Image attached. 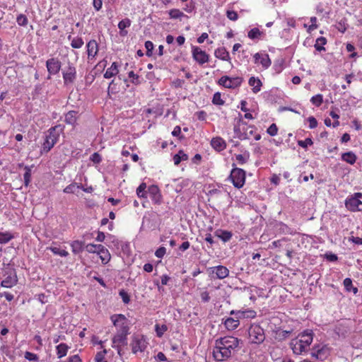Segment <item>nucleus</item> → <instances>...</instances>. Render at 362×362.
<instances>
[{
  "instance_id": "obj_1",
  "label": "nucleus",
  "mask_w": 362,
  "mask_h": 362,
  "mask_svg": "<svg viewBox=\"0 0 362 362\" xmlns=\"http://www.w3.org/2000/svg\"><path fill=\"white\" fill-rule=\"evenodd\" d=\"M240 341V339L231 336L217 339L213 351L214 359L223 361L229 358L239 347Z\"/></svg>"
},
{
  "instance_id": "obj_2",
  "label": "nucleus",
  "mask_w": 362,
  "mask_h": 362,
  "mask_svg": "<svg viewBox=\"0 0 362 362\" xmlns=\"http://www.w3.org/2000/svg\"><path fill=\"white\" fill-rule=\"evenodd\" d=\"M313 331L306 329L298 335L299 338L293 339L291 342V347L293 353L300 354L306 351L313 341Z\"/></svg>"
},
{
  "instance_id": "obj_3",
  "label": "nucleus",
  "mask_w": 362,
  "mask_h": 362,
  "mask_svg": "<svg viewBox=\"0 0 362 362\" xmlns=\"http://www.w3.org/2000/svg\"><path fill=\"white\" fill-rule=\"evenodd\" d=\"M248 334L252 344H259L265 339L264 329L258 325H252L248 329Z\"/></svg>"
},
{
  "instance_id": "obj_4",
  "label": "nucleus",
  "mask_w": 362,
  "mask_h": 362,
  "mask_svg": "<svg viewBox=\"0 0 362 362\" xmlns=\"http://www.w3.org/2000/svg\"><path fill=\"white\" fill-rule=\"evenodd\" d=\"M111 320L113 325L117 327L118 333L129 334V321L124 315H113L111 316Z\"/></svg>"
},
{
  "instance_id": "obj_5",
  "label": "nucleus",
  "mask_w": 362,
  "mask_h": 362,
  "mask_svg": "<svg viewBox=\"0 0 362 362\" xmlns=\"http://www.w3.org/2000/svg\"><path fill=\"white\" fill-rule=\"evenodd\" d=\"M362 193L356 192L345 200L346 208L351 211H362Z\"/></svg>"
},
{
  "instance_id": "obj_6",
  "label": "nucleus",
  "mask_w": 362,
  "mask_h": 362,
  "mask_svg": "<svg viewBox=\"0 0 362 362\" xmlns=\"http://www.w3.org/2000/svg\"><path fill=\"white\" fill-rule=\"evenodd\" d=\"M56 127H52L49 130V134L46 135L45 140L42 145V150L44 152L47 153L57 142L59 134L56 131Z\"/></svg>"
},
{
  "instance_id": "obj_7",
  "label": "nucleus",
  "mask_w": 362,
  "mask_h": 362,
  "mask_svg": "<svg viewBox=\"0 0 362 362\" xmlns=\"http://www.w3.org/2000/svg\"><path fill=\"white\" fill-rule=\"evenodd\" d=\"M230 178L236 188H241L245 181V172L241 168H234L230 174Z\"/></svg>"
},
{
  "instance_id": "obj_8",
  "label": "nucleus",
  "mask_w": 362,
  "mask_h": 362,
  "mask_svg": "<svg viewBox=\"0 0 362 362\" xmlns=\"http://www.w3.org/2000/svg\"><path fill=\"white\" fill-rule=\"evenodd\" d=\"M243 81V78L242 77L237 76L231 78L228 76H223L219 78L218 83L224 88L234 89L239 87Z\"/></svg>"
},
{
  "instance_id": "obj_9",
  "label": "nucleus",
  "mask_w": 362,
  "mask_h": 362,
  "mask_svg": "<svg viewBox=\"0 0 362 362\" xmlns=\"http://www.w3.org/2000/svg\"><path fill=\"white\" fill-rule=\"evenodd\" d=\"M132 350L134 354L138 351H144L147 346V342L143 335H134L131 343Z\"/></svg>"
},
{
  "instance_id": "obj_10",
  "label": "nucleus",
  "mask_w": 362,
  "mask_h": 362,
  "mask_svg": "<svg viewBox=\"0 0 362 362\" xmlns=\"http://www.w3.org/2000/svg\"><path fill=\"white\" fill-rule=\"evenodd\" d=\"M46 66L49 73L47 78L49 79L51 75H55L59 72L62 63L57 58H50L47 60Z\"/></svg>"
},
{
  "instance_id": "obj_11",
  "label": "nucleus",
  "mask_w": 362,
  "mask_h": 362,
  "mask_svg": "<svg viewBox=\"0 0 362 362\" xmlns=\"http://www.w3.org/2000/svg\"><path fill=\"white\" fill-rule=\"evenodd\" d=\"M192 52L193 59L199 64H203L209 61V56L199 47H192Z\"/></svg>"
},
{
  "instance_id": "obj_12",
  "label": "nucleus",
  "mask_w": 362,
  "mask_h": 362,
  "mask_svg": "<svg viewBox=\"0 0 362 362\" xmlns=\"http://www.w3.org/2000/svg\"><path fill=\"white\" fill-rule=\"evenodd\" d=\"M351 322H343L339 323L335 328L336 334L341 337L345 338L351 332Z\"/></svg>"
},
{
  "instance_id": "obj_13",
  "label": "nucleus",
  "mask_w": 362,
  "mask_h": 362,
  "mask_svg": "<svg viewBox=\"0 0 362 362\" xmlns=\"http://www.w3.org/2000/svg\"><path fill=\"white\" fill-rule=\"evenodd\" d=\"M127 336L128 334L117 332V334L112 338V346L118 348L117 352L119 355H121V350L119 347L120 346L127 345Z\"/></svg>"
},
{
  "instance_id": "obj_14",
  "label": "nucleus",
  "mask_w": 362,
  "mask_h": 362,
  "mask_svg": "<svg viewBox=\"0 0 362 362\" xmlns=\"http://www.w3.org/2000/svg\"><path fill=\"white\" fill-rule=\"evenodd\" d=\"M76 78V68L69 65L67 70L63 72V79L64 85L73 83Z\"/></svg>"
},
{
  "instance_id": "obj_15",
  "label": "nucleus",
  "mask_w": 362,
  "mask_h": 362,
  "mask_svg": "<svg viewBox=\"0 0 362 362\" xmlns=\"http://www.w3.org/2000/svg\"><path fill=\"white\" fill-rule=\"evenodd\" d=\"M148 192L150 194L152 202L154 204H160L161 203L162 196L158 186L153 185L149 186Z\"/></svg>"
},
{
  "instance_id": "obj_16",
  "label": "nucleus",
  "mask_w": 362,
  "mask_h": 362,
  "mask_svg": "<svg viewBox=\"0 0 362 362\" xmlns=\"http://www.w3.org/2000/svg\"><path fill=\"white\" fill-rule=\"evenodd\" d=\"M312 355L318 359L323 360L327 357L329 352V349L327 346H324L322 348L319 346H315L313 349Z\"/></svg>"
},
{
  "instance_id": "obj_17",
  "label": "nucleus",
  "mask_w": 362,
  "mask_h": 362,
  "mask_svg": "<svg viewBox=\"0 0 362 362\" xmlns=\"http://www.w3.org/2000/svg\"><path fill=\"white\" fill-rule=\"evenodd\" d=\"M212 272L216 274V278L223 279L227 277L229 274V270L224 266L219 265L211 268Z\"/></svg>"
},
{
  "instance_id": "obj_18",
  "label": "nucleus",
  "mask_w": 362,
  "mask_h": 362,
  "mask_svg": "<svg viewBox=\"0 0 362 362\" xmlns=\"http://www.w3.org/2000/svg\"><path fill=\"white\" fill-rule=\"evenodd\" d=\"M214 55L218 59L230 62L229 53L224 47L217 48L214 52Z\"/></svg>"
},
{
  "instance_id": "obj_19",
  "label": "nucleus",
  "mask_w": 362,
  "mask_h": 362,
  "mask_svg": "<svg viewBox=\"0 0 362 362\" xmlns=\"http://www.w3.org/2000/svg\"><path fill=\"white\" fill-rule=\"evenodd\" d=\"M211 144L212 147L217 151H221L226 147V142L221 137H216L212 139Z\"/></svg>"
},
{
  "instance_id": "obj_20",
  "label": "nucleus",
  "mask_w": 362,
  "mask_h": 362,
  "mask_svg": "<svg viewBox=\"0 0 362 362\" xmlns=\"http://www.w3.org/2000/svg\"><path fill=\"white\" fill-rule=\"evenodd\" d=\"M248 83L252 87V92L254 93H257L261 90L262 83L259 78H255L254 76L250 77Z\"/></svg>"
},
{
  "instance_id": "obj_21",
  "label": "nucleus",
  "mask_w": 362,
  "mask_h": 362,
  "mask_svg": "<svg viewBox=\"0 0 362 362\" xmlns=\"http://www.w3.org/2000/svg\"><path fill=\"white\" fill-rule=\"evenodd\" d=\"M98 254L103 264H107L110 260V254L103 245L98 247Z\"/></svg>"
},
{
  "instance_id": "obj_22",
  "label": "nucleus",
  "mask_w": 362,
  "mask_h": 362,
  "mask_svg": "<svg viewBox=\"0 0 362 362\" xmlns=\"http://www.w3.org/2000/svg\"><path fill=\"white\" fill-rule=\"evenodd\" d=\"M98 51V43L95 40H93L87 44V52L88 57H94Z\"/></svg>"
},
{
  "instance_id": "obj_23",
  "label": "nucleus",
  "mask_w": 362,
  "mask_h": 362,
  "mask_svg": "<svg viewBox=\"0 0 362 362\" xmlns=\"http://www.w3.org/2000/svg\"><path fill=\"white\" fill-rule=\"evenodd\" d=\"M119 72L118 66L117 62H113L110 68H108L105 73L104 74V78H110L115 75H117Z\"/></svg>"
},
{
  "instance_id": "obj_24",
  "label": "nucleus",
  "mask_w": 362,
  "mask_h": 362,
  "mask_svg": "<svg viewBox=\"0 0 362 362\" xmlns=\"http://www.w3.org/2000/svg\"><path fill=\"white\" fill-rule=\"evenodd\" d=\"M215 235L221 239L223 242H228L232 238V233L228 230H217Z\"/></svg>"
},
{
  "instance_id": "obj_25",
  "label": "nucleus",
  "mask_w": 362,
  "mask_h": 362,
  "mask_svg": "<svg viewBox=\"0 0 362 362\" xmlns=\"http://www.w3.org/2000/svg\"><path fill=\"white\" fill-rule=\"evenodd\" d=\"M16 283L17 277L16 274H14L13 276L10 275L1 281V286L6 288H11L13 286L16 285Z\"/></svg>"
},
{
  "instance_id": "obj_26",
  "label": "nucleus",
  "mask_w": 362,
  "mask_h": 362,
  "mask_svg": "<svg viewBox=\"0 0 362 362\" xmlns=\"http://www.w3.org/2000/svg\"><path fill=\"white\" fill-rule=\"evenodd\" d=\"M341 159L344 161H345L351 165H353L356 163L357 157L354 153H353L352 151H349V152L343 153L341 155Z\"/></svg>"
},
{
  "instance_id": "obj_27",
  "label": "nucleus",
  "mask_w": 362,
  "mask_h": 362,
  "mask_svg": "<svg viewBox=\"0 0 362 362\" xmlns=\"http://www.w3.org/2000/svg\"><path fill=\"white\" fill-rule=\"evenodd\" d=\"M77 112L71 110L65 115V122L66 124L74 125L77 119Z\"/></svg>"
},
{
  "instance_id": "obj_28",
  "label": "nucleus",
  "mask_w": 362,
  "mask_h": 362,
  "mask_svg": "<svg viewBox=\"0 0 362 362\" xmlns=\"http://www.w3.org/2000/svg\"><path fill=\"white\" fill-rule=\"evenodd\" d=\"M224 325L228 329L233 330L238 327L239 320L228 317L225 320Z\"/></svg>"
},
{
  "instance_id": "obj_29",
  "label": "nucleus",
  "mask_w": 362,
  "mask_h": 362,
  "mask_svg": "<svg viewBox=\"0 0 362 362\" xmlns=\"http://www.w3.org/2000/svg\"><path fill=\"white\" fill-rule=\"evenodd\" d=\"M69 349V346L64 343H62V344H59L57 346V354L58 358H61L65 356L67 354Z\"/></svg>"
},
{
  "instance_id": "obj_30",
  "label": "nucleus",
  "mask_w": 362,
  "mask_h": 362,
  "mask_svg": "<svg viewBox=\"0 0 362 362\" xmlns=\"http://www.w3.org/2000/svg\"><path fill=\"white\" fill-rule=\"evenodd\" d=\"M83 245H84V243L82 241H79V240L73 241L71 244V246L72 248V252L74 254L80 253L81 252H82V250L83 249Z\"/></svg>"
},
{
  "instance_id": "obj_31",
  "label": "nucleus",
  "mask_w": 362,
  "mask_h": 362,
  "mask_svg": "<svg viewBox=\"0 0 362 362\" xmlns=\"http://www.w3.org/2000/svg\"><path fill=\"white\" fill-rule=\"evenodd\" d=\"M188 156L185 154L182 151H180L178 153L175 154L173 157L175 165H177L182 160H187Z\"/></svg>"
},
{
  "instance_id": "obj_32",
  "label": "nucleus",
  "mask_w": 362,
  "mask_h": 362,
  "mask_svg": "<svg viewBox=\"0 0 362 362\" xmlns=\"http://www.w3.org/2000/svg\"><path fill=\"white\" fill-rule=\"evenodd\" d=\"M147 186L145 182H142L136 189V194L139 197L146 198L148 191L146 190Z\"/></svg>"
},
{
  "instance_id": "obj_33",
  "label": "nucleus",
  "mask_w": 362,
  "mask_h": 362,
  "mask_svg": "<svg viewBox=\"0 0 362 362\" xmlns=\"http://www.w3.org/2000/svg\"><path fill=\"white\" fill-rule=\"evenodd\" d=\"M343 284H344V286L347 291L350 292L352 291L354 294L357 293L358 290L356 287L353 286L352 281L350 278H346L344 280Z\"/></svg>"
},
{
  "instance_id": "obj_34",
  "label": "nucleus",
  "mask_w": 362,
  "mask_h": 362,
  "mask_svg": "<svg viewBox=\"0 0 362 362\" xmlns=\"http://www.w3.org/2000/svg\"><path fill=\"white\" fill-rule=\"evenodd\" d=\"M327 43V40L324 37H320L317 39L316 43L315 45V48L316 50L321 52L325 51V48L323 45H325Z\"/></svg>"
},
{
  "instance_id": "obj_35",
  "label": "nucleus",
  "mask_w": 362,
  "mask_h": 362,
  "mask_svg": "<svg viewBox=\"0 0 362 362\" xmlns=\"http://www.w3.org/2000/svg\"><path fill=\"white\" fill-rule=\"evenodd\" d=\"M14 236L9 232L1 233L0 232V243L6 244L12 240Z\"/></svg>"
},
{
  "instance_id": "obj_36",
  "label": "nucleus",
  "mask_w": 362,
  "mask_h": 362,
  "mask_svg": "<svg viewBox=\"0 0 362 362\" xmlns=\"http://www.w3.org/2000/svg\"><path fill=\"white\" fill-rule=\"evenodd\" d=\"M47 249L50 250L54 254L58 255L61 257H66L68 256L69 253L64 250H61L59 247L57 246L52 245Z\"/></svg>"
},
{
  "instance_id": "obj_37",
  "label": "nucleus",
  "mask_w": 362,
  "mask_h": 362,
  "mask_svg": "<svg viewBox=\"0 0 362 362\" xmlns=\"http://www.w3.org/2000/svg\"><path fill=\"white\" fill-rule=\"evenodd\" d=\"M24 170H25L23 175L24 183L25 186H28L30 182L31 169L29 166H25Z\"/></svg>"
},
{
  "instance_id": "obj_38",
  "label": "nucleus",
  "mask_w": 362,
  "mask_h": 362,
  "mask_svg": "<svg viewBox=\"0 0 362 362\" xmlns=\"http://www.w3.org/2000/svg\"><path fill=\"white\" fill-rule=\"evenodd\" d=\"M168 330V327L166 325H162L161 326L158 324L155 325V331L156 332V335L158 337H161L164 332Z\"/></svg>"
},
{
  "instance_id": "obj_39",
  "label": "nucleus",
  "mask_w": 362,
  "mask_h": 362,
  "mask_svg": "<svg viewBox=\"0 0 362 362\" xmlns=\"http://www.w3.org/2000/svg\"><path fill=\"white\" fill-rule=\"evenodd\" d=\"M311 103L316 107H320L323 103V97L321 94L313 96L310 99Z\"/></svg>"
},
{
  "instance_id": "obj_40",
  "label": "nucleus",
  "mask_w": 362,
  "mask_h": 362,
  "mask_svg": "<svg viewBox=\"0 0 362 362\" xmlns=\"http://www.w3.org/2000/svg\"><path fill=\"white\" fill-rule=\"evenodd\" d=\"M260 64L262 65L263 68H264V69H267L271 66L272 62H271V59H269V57L267 54H264L262 57L261 60H260Z\"/></svg>"
},
{
  "instance_id": "obj_41",
  "label": "nucleus",
  "mask_w": 362,
  "mask_h": 362,
  "mask_svg": "<svg viewBox=\"0 0 362 362\" xmlns=\"http://www.w3.org/2000/svg\"><path fill=\"white\" fill-rule=\"evenodd\" d=\"M107 354V351L104 349L103 351H99L96 354L95 356V362H107V361L105 358V355Z\"/></svg>"
},
{
  "instance_id": "obj_42",
  "label": "nucleus",
  "mask_w": 362,
  "mask_h": 362,
  "mask_svg": "<svg viewBox=\"0 0 362 362\" xmlns=\"http://www.w3.org/2000/svg\"><path fill=\"white\" fill-rule=\"evenodd\" d=\"M83 45V41L81 37L74 38L71 41V45L73 48H81Z\"/></svg>"
},
{
  "instance_id": "obj_43",
  "label": "nucleus",
  "mask_w": 362,
  "mask_h": 362,
  "mask_svg": "<svg viewBox=\"0 0 362 362\" xmlns=\"http://www.w3.org/2000/svg\"><path fill=\"white\" fill-rule=\"evenodd\" d=\"M260 35H261L260 30L258 28H255L251 29L249 31L247 35H248V37H250V39H255V38L259 37V36H260Z\"/></svg>"
},
{
  "instance_id": "obj_44",
  "label": "nucleus",
  "mask_w": 362,
  "mask_h": 362,
  "mask_svg": "<svg viewBox=\"0 0 362 362\" xmlns=\"http://www.w3.org/2000/svg\"><path fill=\"white\" fill-rule=\"evenodd\" d=\"M131 25V21L129 18H124L119 22L118 28L119 30H124Z\"/></svg>"
},
{
  "instance_id": "obj_45",
  "label": "nucleus",
  "mask_w": 362,
  "mask_h": 362,
  "mask_svg": "<svg viewBox=\"0 0 362 362\" xmlns=\"http://www.w3.org/2000/svg\"><path fill=\"white\" fill-rule=\"evenodd\" d=\"M212 102L214 104L218 105L224 104V101L221 99V93L218 92L214 95Z\"/></svg>"
},
{
  "instance_id": "obj_46",
  "label": "nucleus",
  "mask_w": 362,
  "mask_h": 362,
  "mask_svg": "<svg viewBox=\"0 0 362 362\" xmlns=\"http://www.w3.org/2000/svg\"><path fill=\"white\" fill-rule=\"evenodd\" d=\"M170 16L171 18L177 19L184 16V13L178 9H172L170 11Z\"/></svg>"
},
{
  "instance_id": "obj_47",
  "label": "nucleus",
  "mask_w": 362,
  "mask_h": 362,
  "mask_svg": "<svg viewBox=\"0 0 362 362\" xmlns=\"http://www.w3.org/2000/svg\"><path fill=\"white\" fill-rule=\"evenodd\" d=\"M235 158L239 164L243 165L244 163H245L247 161V160L249 158V153H247V156L242 155V154H238L235 156Z\"/></svg>"
},
{
  "instance_id": "obj_48",
  "label": "nucleus",
  "mask_w": 362,
  "mask_h": 362,
  "mask_svg": "<svg viewBox=\"0 0 362 362\" xmlns=\"http://www.w3.org/2000/svg\"><path fill=\"white\" fill-rule=\"evenodd\" d=\"M16 21L19 25L25 26L28 23V18L23 14H20L16 19Z\"/></svg>"
},
{
  "instance_id": "obj_49",
  "label": "nucleus",
  "mask_w": 362,
  "mask_h": 362,
  "mask_svg": "<svg viewBox=\"0 0 362 362\" xmlns=\"http://www.w3.org/2000/svg\"><path fill=\"white\" fill-rule=\"evenodd\" d=\"M98 246H103L102 245H94V244H88L86 246V250L87 252L90 253H98Z\"/></svg>"
},
{
  "instance_id": "obj_50",
  "label": "nucleus",
  "mask_w": 362,
  "mask_h": 362,
  "mask_svg": "<svg viewBox=\"0 0 362 362\" xmlns=\"http://www.w3.org/2000/svg\"><path fill=\"white\" fill-rule=\"evenodd\" d=\"M313 142L310 138H307L304 141H298V144L302 148H307L308 146L313 145Z\"/></svg>"
},
{
  "instance_id": "obj_51",
  "label": "nucleus",
  "mask_w": 362,
  "mask_h": 362,
  "mask_svg": "<svg viewBox=\"0 0 362 362\" xmlns=\"http://www.w3.org/2000/svg\"><path fill=\"white\" fill-rule=\"evenodd\" d=\"M145 47L146 49V55L151 57L152 55V51L153 49V44L151 41H146L145 42Z\"/></svg>"
},
{
  "instance_id": "obj_52",
  "label": "nucleus",
  "mask_w": 362,
  "mask_h": 362,
  "mask_svg": "<svg viewBox=\"0 0 362 362\" xmlns=\"http://www.w3.org/2000/svg\"><path fill=\"white\" fill-rule=\"evenodd\" d=\"M267 133L270 136H275L277 134L278 128L275 124H272L269 126V127L267 129Z\"/></svg>"
},
{
  "instance_id": "obj_53",
  "label": "nucleus",
  "mask_w": 362,
  "mask_h": 362,
  "mask_svg": "<svg viewBox=\"0 0 362 362\" xmlns=\"http://www.w3.org/2000/svg\"><path fill=\"white\" fill-rule=\"evenodd\" d=\"M119 296H121L123 302L124 303H129L130 301V297L129 294L124 291V290H122L119 291Z\"/></svg>"
},
{
  "instance_id": "obj_54",
  "label": "nucleus",
  "mask_w": 362,
  "mask_h": 362,
  "mask_svg": "<svg viewBox=\"0 0 362 362\" xmlns=\"http://www.w3.org/2000/svg\"><path fill=\"white\" fill-rule=\"evenodd\" d=\"M227 17L231 21H236L238 18V15L237 12L234 11H227L226 12Z\"/></svg>"
},
{
  "instance_id": "obj_55",
  "label": "nucleus",
  "mask_w": 362,
  "mask_h": 362,
  "mask_svg": "<svg viewBox=\"0 0 362 362\" xmlns=\"http://www.w3.org/2000/svg\"><path fill=\"white\" fill-rule=\"evenodd\" d=\"M166 252V249L164 247H160L156 250L155 255L158 258H162Z\"/></svg>"
},
{
  "instance_id": "obj_56",
  "label": "nucleus",
  "mask_w": 362,
  "mask_h": 362,
  "mask_svg": "<svg viewBox=\"0 0 362 362\" xmlns=\"http://www.w3.org/2000/svg\"><path fill=\"white\" fill-rule=\"evenodd\" d=\"M129 77L132 78V82L133 83L139 84L140 83L139 80V76L137 74H135L134 71H132L129 72Z\"/></svg>"
},
{
  "instance_id": "obj_57",
  "label": "nucleus",
  "mask_w": 362,
  "mask_h": 362,
  "mask_svg": "<svg viewBox=\"0 0 362 362\" xmlns=\"http://www.w3.org/2000/svg\"><path fill=\"white\" fill-rule=\"evenodd\" d=\"M308 122H309V127L310 129H314L317 126V121L313 116L308 117Z\"/></svg>"
},
{
  "instance_id": "obj_58",
  "label": "nucleus",
  "mask_w": 362,
  "mask_h": 362,
  "mask_svg": "<svg viewBox=\"0 0 362 362\" xmlns=\"http://www.w3.org/2000/svg\"><path fill=\"white\" fill-rule=\"evenodd\" d=\"M172 134L174 136H178L180 139L183 138V136L181 135V128L180 126H176L174 128Z\"/></svg>"
},
{
  "instance_id": "obj_59",
  "label": "nucleus",
  "mask_w": 362,
  "mask_h": 362,
  "mask_svg": "<svg viewBox=\"0 0 362 362\" xmlns=\"http://www.w3.org/2000/svg\"><path fill=\"white\" fill-rule=\"evenodd\" d=\"M310 22L312 24L310 25L308 30H313L317 28V25L316 24L317 22V18L316 17H311L310 18Z\"/></svg>"
},
{
  "instance_id": "obj_60",
  "label": "nucleus",
  "mask_w": 362,
  "mask_h": 362,
  "mask_svg": "<svg viewBox=\"0 0 362 362\" xmlns=\"http://www.w3.org/2000/svg\"><path fill=\"white\" fill-rule=\"evenodd\" d=\"M93 4L95 9L99 11L102 8L103 1L102 0H93Z\"/></svg>"
},
{
  "instance_id": "obj_61",
  "label": "nucleus",
  "mask_w": 362,
  "mask_h": 362,
  "mask_svg": "<svg viewBox=\"0 0 362 362\" xmlns=\"http://www.w3.org/2000/svg\"><path fill=\"white\" fill-rule=\"evenodd\" d=\"M202 300L204 302H209L210 300L209 294L207 291H204L201 293Z\"/></svg>"
},
{
  "instance_id": "obj_62",
  "label": "nucleus",
  "mask_w": 362,
  "mask_h": 362,
  "mask_svg": "<svg viewBox=\"0 0 362 362\" xmlns=\"http://www.w3.org/2000/svg\"><path fill=\"white\" fill-rule=\"evenodd\" d=\"M91 160L95 163H99L101 161V157L98 153H94L92 155Z\"/></svg>"
},
{
  "instance_id": "obj_63",
  "label": "nucleus",
  "mask_w": 362,
  "mask_h": 362,
  "mask_svg": "<svg viewBox=\"0 0 362 362\" xmlns=\"http://www.w3.org/2000/svg\"><path fill=\"white\" fill-rule=\"evenodd\" d=\"M156 359L158 361H167V358L163 352H159L156 356Z\"/></svg>"
},
{
  "instance_id": "obj_64",
  "label": "nucleus",
  "mask_w": 362,
  "mask_h": 362,
  "mask_svg": "<svg viewBox=\"0 0 362 362\" xmlns=\"http://www.w3.org/2000/svg\"><path fill=\"white\" fill-rule=\"evenodd\" d=\"M350 240H351L353 243L357 245H361L362 244V238L359 237H354L352 236L350 238Z\"/></svg>"
}]
</instances>
